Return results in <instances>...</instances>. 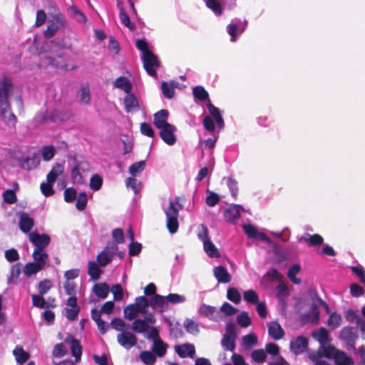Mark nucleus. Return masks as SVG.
I'll list each match as a JSON object with an SVG mask.
<instances>
[{
    "mask_svg": "<svg viewBox=\"0 0 365 365\" xmlns=\"http://www.w3.org/2000/svg\"><path fill=\"white\" fill-rule=\"evenodd\" d=\"M325 357L334 359L337 365H353L351 358L349 357L344 352L335 349L333 346L322 347Z\"/></svg>",
    "mask_w": 365,
    "mask_h": 365,
    "instance_id": "423d86ee",
    "label": "nucleus"
},
{
    "mask_svg": "<svg viewBox=\"0 0 365 365\" xmlns=\"http://www.w3.org/2000/svg\"><path fill=\"white\" fill-rule=\"evenodd\" d=\"M87 202L88 198L86 192H80L77 197V201L76 203V208L80 211L83 210L87 205Z\"/></svg>",
    "mask_w": 365,
    "mask_h": 365,
    "instance_id": "052dcab7",
    "label": "nucleus"
},
{
    "mask_svg": "<svg viewBox=\"0 0 365 365\" xmlns=\"http://www.w3.org/2000/svg\"><path fill=\"white\" fill-rule=\"evenodd\" d=\"M70 116V111H66L65 113H63L58 110H54L51 113L49 119L53 122L63 121L68 119Z\"/></svg>",
    "mask_w": 365,
    "mask_h": 365,
    "instance_id": "79ce46f5",
    "label": "nucleus"
},
{
    "mask_svg": "<svg viewBox=\"0 0 365 365\" xmlns=\"http://www.w3.org/2000/svg\"><path fill=\"white\" fill-rule=\"evenodd\" d=\"M19 225L20 230L24 232H29L34 226V220L26 212L19 213Z\"/></svg>",
    "mask_w": 365,
    "mask_h": 365,
    "instance_id": "aec40b11",
    "label": "nucleus"
},
{
    "mask_svg": "<svg viewBox=\"0 0 365 365\" xmlns=\"http://www.w3.org/2000/svg\"><path fill=\"white\" fill-rule=\"evenodd\" d=\"M237 322L240 326L245 328L251 324V319L247 312H242L237 316Z\"/></svg>",
    "mask_w": 365,
    "mask_h": 365,
    "instance_id": "5fc2aeb1",
    "label": "nucleus"
},
{
    "mask_svg": "<svg viewBox=\"0 0 365 365\" xmlns=\"http://www.w3.org/2000/svg\"><path fill=\"white\" fill-rule=\"evenodd\" d=\"M148 300L143 296L138 297L135 303L124 308V317L128 320H134L131 329L135 333H145L149 324H155L156 319L153 313L148 312Z\"/></svg>",
    "mask_w": 365,
    "mask_h": 365,
    "instance_id": "f257e3e1",
    "label": "nucleus"
},
{
    "mask_svg": "<svg viewBox=\"0 0 365 365\" xmlns=\"http://www.w3.org/2000/svg\"><path fill=\"white\" fill-rule=\"evenodd\" d=\"M269 336L275 340L282 339L284 331L282 327L277 322H271L267 324Z\"/></svg>",
    "mask_w": 365,
    "mask_h": 365,
    "instance_id": "bb28decb",
    "label": "nucleus"
},
{
    "mask_svg": "<svg viewBox=\"0 0 365 365\" xmlns=\"http://www.w3.org/2000/svg\"><path fill=\"white\" fill-rule=\"evenodd\" d=\"M206 6L217 16H220L223 11V7L220 0H203Z\"/></svg>",
    "mask_w": 365,
    "mask_h": 365,
    "instance_id": "4c0bfd02",
    "label": "nucleus"
},
{
    "mask_svg": "<svg viewBox=\"0 0 365 365\" xmlns=\"http://www.w3.org/2000/svg\"><path fill=\"white\" fill-rule=\"evenodd\" d=\"M103 184V180L98 175H95L91 177L90 180V187L94 190L97 191L100 190Z\"/></svg>",
    "mask_w": 365,
    "mask_h": 365,
    "instance_id": "69168bd1",
    "label": "nucleus"
},
{
    "mask_svg": "<svg viewBox=\"0 0 365 365\" xmlns=\"http://www.w3.org/2000/svg\"><path fill=\"white\" fill-rule=\"evenodd\" d=\"M175 351L181 358H194L195 354V346L192 344H183L175 346Z\"/></svg>",
    "mask_w": 365,
    "mask_h": 365,
    "instance_id": "412c9836",
    "label": "nucleus"
},
{
    "mask_svg": "<svg viewBox=\"0 0 365 365\" xmlns=\"http://www.w3.org/2000/svg\"><path fill=\"white\" fill-rule=\"evenodd\" d=\"M199 312L205 315L209 319L219 322L221 319V314L220 312L214 307L202 304L199 308Z\"/></svg>",
    "mask_w": 365,
    "mask_h": 365,
    "instance_id": "6ab92c4d",
    "label": "nucleus"
},
{
    "mask_svg": "<svg viewBox=\"0 0 365 365\" xmlns=\"http://www.w3.org/2000/svg\"><path fill=\"white\" fill-rule=\"evenodd\" d=\"M219 201L220 197L217 193L209 190H207L205 202L208 206L214 207L219 202Z\"/></svg>",
    "mask_w": 365,
    "mask_h": 365,
    "instance_id": "864d4df0",
    "label": "nucleus"
},
{
    "mask_svg": "<svg viewBox=\"0 0 365 365\" xmlns=\"http://www.w3.org/2000/svg\"><path fill=\"white\" fill-rule=\"evenodd\" d=\"M145 162L144 160L138 161L132 164L129 168V172L133 177H137L140 175L145 169Z\"/></svg>",
    "mask_w": 365,
    "mask_h": 365,
    "instance_id": "c03bdc74",
    "label": "nucleus"
},
{
    "mask_svg": "<svg viewBox=\"0 0 365 365\" xmlns=\"http://www.w3.org/2000/svg\"><path fill=\"white\" fill-rule=\"evenodd\" d=\"M13 354L15 356L16 361L21 364L26 362L29 358V354L21 347L16 346Z\"/></svg>",
    "mask_w": 365,
    "mask_h": 365,
    "instance_id": "49530a36",
    "label": "nucleus"
},
{
    "mask_svg": "<svg viewBox=\"0 0 365 365\" xmlns=\"http://www.w3.org/2000/svg\"><path fill=\"white\" fill-rule=\"evenodd\" d=\"M66 19L65 16L61 13H58L53 16V20L48 22L46 30L44 32V36L47 38L53 36L56 32L66 26Z\"/></svg>",
    "mask_w": 365,
    "mask_h": 365,
    "instance_id": "6e6552de",
    "label": "nucleus"
},
{
    "mask_svg": "<svg viewBox=\"0 0 365 365\" xmlns=\"http://www.w3.org/2000/svg\"><path fill=\"white\" fill-rule=\"evenodd\" d=\"M312 336L319 342V352L324 354L322 347L330 346L329 343L331 339L328 331L325 328H320L313 332Z\"/></svg>",
    "mask_w": 365,
    "mask_h": 365,
    "instance_id": "dca6fc26",
    "label": "nucleus"
},
{
    "mask_svg": "<svg viewBox=\"0 0 365 365\" xmlns=\"http://www.w3.org/2000/svg\"><path fill=\"white\" fill-rule=\"evenodd\" d=\"M124 107L127 113H134L140 109L139 101L131 92L126 93L124 98Z\"/></svg>",
    "mask_w": 365,
    "mask_h": 365,
    "instance_id": "a211bd4d",
    "label": "nucleus"
},
{
    "mask_svg": "<svg viewBox=\"0 0 365 365\" xmlns=\"http://www.w3.org/2000/svg\"><path fill=\"white\" fill-rule=\"evenodd\" d=\"M135 46L142 52V60L146 72L150 76L155 77L157 69L160 67L157 56L149 50L148 43L144 40L138 39Z\"/></svg>",
    "mask_w": 365,
    "mask_h": 365,
    "instance_id": "7ed1b4c3",
    "label": "nucleus"
},
{
    "mask_svg": "<svg viewBox=\"0 0 365 365\" xmlns=\"http://www.w3.org/2000/svg\"><path fill=\"white\" fill-rule=\"evenodd\" d=\"M182 209V205L179 202L178 197L170 200L167 207H163L164 212L166 215V225L169 232L171 234L175 233L178 230V213Z\"/></svg>",
    "mask_w": 365,
    "mask_h": 365,
    "instance_id": "20e7f679",
    "label": "nucleus"
},
{
    "mask_svg": "<svg viewBox=\"0 0 365 365\" xmlns=\"http://www.w3.org/2000/svg\"><path fill=\"white\" fill-rule=\"evenodd\" d=\"M110 292H111L113 294V299L115 301H120L123 298V289L120 284H114L111 289H110Z\"/></svg>",
    "mask_w": 365,
    "mask_h": 365,
    "instance_id": "e2e57ef3",
    "label": "nucleus"
},
{
    "mask_svg": "<svg viewBox=\"0 0 365 365\" xmlns=\"http://www.w3.org/2000/svg\"><path fill=\"white\" fill-rule=\"evenodd\" d=\"M148 304L154 311L159 313L167 312L169 309L166 297L160 294H155L151 297L148 300Z\"/></svg>",
    "mask_w": 365,
    "mask_h": 365,
    "instance_id": "9b49d317",
    "label": "nucleus"
},
{
    "mask_svg": "<svg viewBox=\"0 0 365 365\" xmlns=\"http://www.w3.org/2000/svg\"><path fill=\"white\" fill-rule=\"evenodd\" d=\"M78 96L79 98L80 101L82 103L88 105L91 102L90 98V91L87 86H83L81 88Z\"/></svg>",
    "mask_w": 365,
    "mask_h": 365,
    "instance_id": "09e8293b",
    "label": "nucleus"
},
{
    "mask_svg": "<svg viewBox=\"0 0 365 365\" xmlns=\"http://www.w3.org/2000/svg\"><path fill=\"white\" fill-rule=\"evenodd\" d=\"M41 156L45 161L51 160L56 154V150L53 145H46L41 148Z\"/></svg>",
    "mask_w": 365,
    "mask_h": 365,
    "instance_id": "de8ad7c7",
    "label": "nucleus"
},
{
    "mask_svg": "<svg viewBox=\"0 0 365 365\" xmlns=\"http://www.w3.org/2000/svg\"><path fill=\"white\" fill-rule=\"evenodd\" d=\"M64 170L63 165L61 163H56L51 170L47 175V182L54 183L57 177L61 175Z\"/></svg>",
    "mask_w": 365,
    "mask_h": 365,
    "instance_id": "72a5a7b5",
    "label": "nucleus"
},
{
    "mask_svg": "<svg viewBox=\"0 0 365 365\" xmlns=\"http://www.w3.org/2000/svg\"><path fill=\"white\" fill-rule=\"evenodd\" d=\"M243 230L245 234L250 238L259 240L262 242H266L269 244L272 243V240L264 233L258 231V230L251 224L244 225Z\"/></svg>",
    "mask_w": 365,
    "mask_h": 365,
    "instance_id": "2eb2a0df",
    "label": "nucleus"
},
{
    "mask_svg": "<svg viewBox=\"0 0 365 365\" xmlns=\"http://www.w3.org/2000/svg\"><path fill=\"white\" fill-rule=\"evenodd\" d=\"M137 336L130 331H122L117 336L118 343L125 349H130L137 344Z\"/></svg>",
    "mask_w": 365,
    "mask_h": 365,
    "instance_id": "4468645a",
    "label": "nucleus"
},
{
    "mask_svg": "<svg viewBox=\"0 0 365 365\" xmlns=\"http://www.w3.org/2000/svg\"><path fill=\"white\" fill-rule=\"evenodd\" d=\"M235 338L227 337L223 336L221 341V344L224 349L234 351L235 349Z\"/></svg>",
    "mask_w": 365,
    "mask_h": 365,
    "instance_id": "4d7b16f0",
    "label": "nucleus"
},
{
    "mask_svg": "<svg viewBox=\"0 0 365 365\" xmlns=\"http://www.w3.org/2000/svg\"><path fill=\"white\" fill-rule=\"evenodd\" d=\"M66 342L70 345L71 354L75 357L76 361H80L82 354V346L80 342L72 336L67 337Z\"/></svg>",
    "mask_w": 365,
    "mask_h": 365,
    "instance_id": "b1692460",
    "label": "nucleus"
},
{
    "mask_svg": "<svg viewBox=\"0 0 365 365\" xmlns=\"http://www.w3.org/2000/svg\"><path fill=\"white\" fill-rule=\"evenodd\" d=\"M184 327L186 331L192 334L199 333L198 324L192 319H186L184 322Z\"/></svg>",
    "mask_w": 365,
    "mask_h": 365,
    "instance_id": "bf43d9fd",
    "label": "nucleus"
},
{
    "mask_svg": "<svg viewBox=\"0 0 365 365\" xmlns=\"http://www.w3.org/2000/svg\"><path fill=\"white\" fill-rule=\"evenodd\" d=\"M244 299L250 304H256L259 301V297L257 292L252 289L246 290L243 292Z\"/></svg>",
    "mask_w": 365,
    "mask_h": 365,
    "instance_id": "8fccbe9b",
    "label": "nucleus"
},
{
    "mask_svg": "<svg viewBox=\"0 0 365 365\" xmlns=\"http://www.w3.org/2000/svg\"><path fill=\"white\" fill-rule=\"evenodd\" d=\"M30 242L34 245V250H44L50 243V237L46 234H38L36 232L29 233Z\"/></svg>",
    "mask_w": 365,
    "mask_h": 365,
    "instance_id": "f8f14e48",
    "label": "nucleus"
},
{
    "mask_svg": "<svg viewBox=\"0 0 365 365\" xmlns=\"http://www.w3.org/2000/svg\"><path fill=\"white\" fill-rule=\"evenodd\" d=\"M204 250L210 257H218L220 252L211 240H206L203 243Z\"/></svg>",
    "mask_w": 365,
    "mask_h": 365,
    "instance_id": "ea45409f",
    "label": "nucleus"
},
{
    "mask_svg": "<svg viewBox=\"0 0 365 365\" xmlns=\"http://www.w3.org/2000/svg\"><path fill=\"white\" fill-rule=\"evenodd\" d=\"M127 187H130L136 194L140 190V182H139L135 177L128 178L125 182Z\"/></svg>",
    "mask_w": 365,
    "mask_h": 365,
    "instance_id": "774afa93",
    "label": "nucleus"
},
{
    "mask_svg": "<svg viewBox=\"0 0 365 365\" xmlns=\"http://www.w3.org/2000/svg\"><path fill=\"white\" fill-rule=\"evenodd\" d=\"M242 346L246 349H250L257 344V337L255 334L250 333L242 337Z\"/></svg>",
    "mask_w": 365,
    "mask_h": 365,
    "instance_id": "c9c22d12",
    "label": "nucleus"
},
{
    "mask_svg": "<svg viewBox=\"0 0 365 365\" xmlns=\"http://www.w3.org/2000/svg\"><path fill=\"white\" fill-rule=\"evenodd\" d=\"M247 24V21H242L235 19L227 26V31L231 37V41L234 42L245 31Z\"/></svg>",
    "mask_w": 365,
    "mask_h": 365,
    "instance_id": "1a4fd4ad",
    "label": "nucleus"
},
{
    "mask_svg": "<svg viewBox=\"0 0 365 365\" xmlns=\"http://www.w3.org/2000/svg\"><path fill=\"white\" fill-rule=\"evenodd\" d=\"M153 324H149V329L145 331L148 332L145 337L154 343V341L160 339V337L159 336V331L158 328L153 327Z\"/></svg>",
    "mask_w": 365,
    "mask_h": 365,
    "instance_id": "13d9d810",
    "label": "nucleus"
},
{
    "mask_svg": "<svg viewBox=\"0 0 365 365\" xmlns=\"http://www.w3.org/2000/svg\"><path fill=\"white\" fill-rule=\"evenodd\" d=\"M165 297L168 304H181L185 302L186 300V297L185 296L180 295L178 294H170Z\"/></svg>",
    "mask_w": 365,
    "mask_h": 365,
    "instance_id": "0e129e2a",
    "label": "nucleus"
},
{
    "mask_svg": "<svg viewBox=\"0 0 365 365\" xmlns=\"http://www.w3.org/2000/svg\"><path fill=\"white\" fill-rule=\"evenodd\" d=\"M168 345L161 339L153 343L152 351L159 357H163L167 351Z\"/></svg>",
    "mask_w": 365,
    "mask_h": 365,
    "instance_id": "473e14b6",
    "label": "nucleus"
},
{
    "mask_svg": "<svg viewBox=\"0 0 365 365\" xmlns=\"http://www.w3.org/2000/svg\"><path fill=\"white\" fill-rule=\"evenodd\" d=\"M168 111L165 109L155 113L153 123L158 129L163 128V127L170 124L168 123Z\"/></svg>",
    "mask_w": 365,
    "mask_h": 365,
    "instance_id": "393cba45",
    "label": "nucleus"
},
{
    "mask_svg": "<svg viewBox=\"0 0 365 365\" xmlns=\"http://www.w3.org/2000/svg\"><path fill=\"white\" fill-rule=\"evenodd\" d=\"M39 164V159L36 154L32 156L24 158L19 160V165L21 168L30 170L34 169Z\"/></svg>",
    "mask_w": 365,
    "mask_h": 365,
    "instance_id": "c85d7f7f",
    "label": "nucleus"
},
{
    "mask_svg": "<svg viewBox=\"0 0 365 365\" xmlns=\"http://www.w3.org/2000/svg\"><path fill=\"white\" fill-rule=\"evenodd\" d=\"M227 299L235 304H237L241 301V296L236 288H229L227 293Z\"/></svg>",
    "mask_w": 365,
    "mask_h": 365,
    "instance_id": "6e6d98bb",
    "label": "nucleus"
},
{
    "mask_svg": "<svg viewBox=\"0 0 365 365\" xmlns=\"http://www.w3.org/2000/svg\"><path fill=\"white\" fill-rule=\"evenodd\" d=\"M308 346V340L306 337L299 336L290 342V349L295 354L303 353Z\"/></svg>",
    "mask_w": 365,
    "mask_h": 365,
    "instance_id": "f3484780",
    "label": "nucleus"
},
{
    "mask_svg": "<svg viewBox=\"0 0 365 365\" xmlns=\"http://www.w3.org/2000/svg\"><path fill=\"white\" fill-rule=\"evenodd\" d=\"M207 109L212 115V117L215 120L217 125L220 130L224 128V120L222 118L219 108L215 107L214 105L211 103L209 101L207 104Z\"/></svg>",
    "mask_w": 365,
    "mask_h": 365,
    "instance_id": "c756f323",
    "label": "nucleus"
},
{
    "mask_svg": "<svg viewBox=\"0 0 365 365\" xmlns=\"http://www.w3.org/2000/svg\"><path fill=\"white\" fill-rule=\"evenodd\" d=\"M89 170V165L86 161H78L74 160V165L71 169V175L74 183L81 184L83 182V173Z\"/></svg>",
    "mask_w": 365,
    "mask_h": 365,
    "instance_id": "9d476101",
    "label": "nucleus"
},
{
    "mask_svg": "<svg viewBox=\"0 0 365 365\" xmlns=\"http://www.w3.org/2000/svg\"><path fill=\"white\" fill-rule=\"evenodd\" d=\"M70 60L66 58L62 55H58L53 57L50 55L44 56L41 61V66H52L53 67L65 69L67 71L73 70L76 68L73 63H69Z\"/></svg>",
    "mask_w": 365,
    "mask_h": 365,
    "instance_id": "39448f33",
    "label": "nucleus"
},
{
    "mask_svg": "<svg viewBox=\"0 0 365 365\" xmlns=\"http://www.w3.org/2000/svg\"><path fill=\"white\" fill-rule=\"evenodd\" d=\"M341 316L337 312H334L329 315L327 321V325L331 329L334 330L341 325Z\"/></svg>",
    "mask_w": 365,
    "mask_h": 365,
    "instance_id": "e433bc0d",
    "label": "nucleus"
},
{
    "mask_svg": "<svg viewBox=\"0 0 365 365\" xmlns=\"http://www.w3.org/2000/svg\"><path fill=\"white\" fill-rule=\"evenodd\" d=\"M43 269L40 267V265H38L36 263L32 262H28L25 264L23 272L26 277H31L34 274H36L41 270Z\"/></svg>",
    "mask_w": 365,
    "mask_h": 365,
    "instance_id": "58836bf2",
    "label": "nucleus"
},
{
    "mask_svg": "<svg viewBox=\"0 0 365 365\" xmlns=\"http://www.w3.org/2000/svg\"><path fill=\"white\" fill-rule=\"evenodd\" d=\"M156 355L154 353H152L149 351H143L140 355V359L147 365H153L156 361Z\"/></svg>",
    "mask_w": 365,
    "mask_h": 365,
    "instance_id": "37998d69",
    "label": "nucleus"
},
{
    "mask_svg": "<svg viewBox=\"0 0 365 365\" xmlns=\"http://www.w3.org/2000/svg\"><path fill=\"white\" fill-rule=\"evenodd\" d=\"M93 292L98 298L106 299L110 292V287L105 282L97 283L93 286Z\"/></svg>",
    "mask_w": 365,
    "mask_h": 365,
    "instance_id": "2f4dec72",
    "label": "nucleus"
},
{
    "mask_svg": "<svg viewBox=\"0 0 365 365\" xmlns=\"http://www.w3.org/2000/svg\"><path fill=\"white\" fill-rule=\"evenodd\" d=\"M159 135L161 139L168 145H173L177 140L175 132L177 128L175 126L169 124L159 129Z\"/></svg>",
    "mask_w": 365,
    "mask_h": 365,
    "instance_id": "ddd939ff",
    "label": "nucleus"
},
{
    "mask_svg": "<svg viewBox=\"0 0 365 365\" xmlns=\"http://www.w3.org/2000/svg\"><path fill=\"white\" fill-rule=\"evenodd\" d=\"M113 86L115 88L123 91L125 93L131 92L133 85L130 81L125 76L118 77L113 82Z\"/></svg>",
    "mask_w": 365,
    "mask_h": 365,
    "instance_id": "7c9ffc66",
    "label": "nucleus"
},
{
    "mask_svg": "<svg viewBox=\"0 0 365 365\" xmlns=\"http://www.w3.org/2000/svg\"><path fill=\"white\" fill-rule=\"evenodd\" d=\"M266 353L263 349H257L252 352V359L258 363H262L266 360Z\"/></svg>",
    "mask_w": 365,
    "mask_h": 365,
    "instance_id": "338daca9",
    "label": "nucleus"
},
{
    "mask_svg": "<svg viewBox=\"0 0 365 365\" xmlns=\"http://www.w3.org/2000/svg\"><path fill=\"white\" fill-rule=\"evenodd\" d=\"M300 266L298 264H294L291 267H289L288 271V277L290 280L296 284H299L301 282V279L299 278H297L295 276L299 272Z\"/></svg>",
    "mask_w": 365,
    "mask_h": 365,
    "instance_id": "603ef678",
    "label": "nucleus"
},
{
    "mask_svg": "<svg viewBox=\"0 0 365 365\" xmlns=\"http://www.w3.org/2000/svg\"><path fill=\"white\" fill-rule=\"evenodd\" d=\"M192 93L194 96L200 101H205L208 98V93L202 86L195 87Z\"/></svg>",
    "mask_w": 365,
    "mask_h": 365,
    "instance_id": "680f3d73",
    "label": "nucleus"
},
{
    "mask_svg": "<svg viewBox=\"0 0 365 365\" xmlns=\"http://www.w3.org/2000/svg\"><path fill=\"white\" fill-rule=\"evenodd\" d=\"M99 264L96 262L90 261L88 264V273L93 280L100 278L103 271L100 269Z\"/></svg>",
    "mask_w": 365,
    "mask_h": 365,
    "instance_id": "f704fd0d",
    "label": "nucleus"
},
{
    "mask_svg": "<svg viewBox=\"0 0 365 365\" xmlns=\"http://www.w3.org/2000/svg\"><path fill=\"white\" fill-rule=\"evenodd\" d=\"M113 257L104 250L100 252L96 257V261L101 267H106L113 259Z\"/></svg>",
    "mask_w": 365,
    "mask_h": 365,
    "instance_id": "a18cd8bd",
    "label": "nucleus"
},
{
    "mask_svg": "<svg viewBox=\"0 0 365 365\" xmlns=\"http://www.w3.org/2000/svg\"><path fill=\"white\" fill-rule=\"evenodd\" d=\"M214 276L220 283H228L231 281V275L226 268L222 266H217L214 268Z\"/></svg>",
    "mask_w": 365,
    "mask_h": 365,
    "instance_id": "cd10ccee",
    "label": "nucleus"
},
{
    "mask_svg": "<svg viewBox=\"0 0 365 365\" xmlns=\"http://www.w3.org/2000/svg\"><path fill=\"white\" fill-rule=\"evenodd\" d=\"M240 211H245V210L242 206L240 205H236L229 207L225 212V218L227 222H234L240 217Z\"/></svg>",
    "mask_w": 365,
    "mask_h": 365,
    "instance_id": "a878e982",
    "label": "nucleus"
},
{
    "mask_svg": "<svg viewBox=\"0 0 365 365\" xmlns=\"http://www.w3.org/2000/svg\"><path fill=\"white\" fill-rule=\"evenodd\" d=\"M161 88L163 95L167 98H172L175 93V86L173 83H167V82H163L161 85Z\"/></svg>",
    "mask_w": 365,
    "mask_h": 365,
    "instance_id": "3c124183",
    "label": "nucleus"
},
{
    "mask_svg": "<svg viewBox=\"0 0 365 365\" xmlns=\"http://www.w3.org/2000/svg\"><path fill=\"white\" fill-rule=\"evenodd\" d=\"M34 262L43 269L48 266V255L44 250H34L32 254Z\"/></svg>",
    "mask_w": 365,
    "mask_h": 365,
    "instance_id": "4be33fe9",
    "label": "nucleus"
},
{
    "mask_svg": "<svg viewBox=\"0 0 365 365\" xmlns=\"http://www.w3.org/2000/svg\"><path fill=\"white\" fill-rule=\"evenodd\" d=\"M13 91L11 80L4 76L0 79V116L9 127H14L16 123V117L12 113L9 101Z\"/></svg>",
    "mask_w": 365,
    "mask_h": 365,
    "instance_id": "f03ea898",
    "label": "nucleus"
},
{
    "mask_svg": "<svg viewBox=\"0 0 365 365\" xmlns=\"http://www.w3.org/2000/svg\"><path fill=\"white\" fill-rule=\"evenodd\" d=\"M340 338L345 341L348 345L353 346L357 335L353 327H346L341 330Z\"/></svg>",
    "mask_w": 365,
    "mask_h": 365,
    "instance_id": "5701e85b",
    "label": "nucleus"
},
{
    "mask_svg": "<svg viewBox=\"0 0 365 365\" xmlns=\"http://www.w3.org/2000/svg\"><path fill=\"white\" fill-rule=\"evenodd\" d=\"M300 241H304L307 242L309 245H315L322 244L323 242V238L318 234L314 235L305 234L300 238Z\"/></svg>",
    "mask_w": 365,
    "mask_h": 365,
    "instance_id": "a19ab883",
    "label": "nucleus"
},
{
    "mask_svg": "<svg viewBox=\"0 0 365 365\" xmlns=\"http://www.w3.org/2000/svg\"><path fill=\"white\" fill-rule=\"evenodd\" d=\"M318 304L312 303L309 307V310L301 315V319L304 323L317 324L319 320V312L318 306L322 305L328 310V305L324 302L320 298L317 299Z\"/></svg>",
    "mask_w": 365,
    "mask_h": 365,
    "instance_id": "0eeeda50",
    "label": "nucleus"
}]
</instances>
